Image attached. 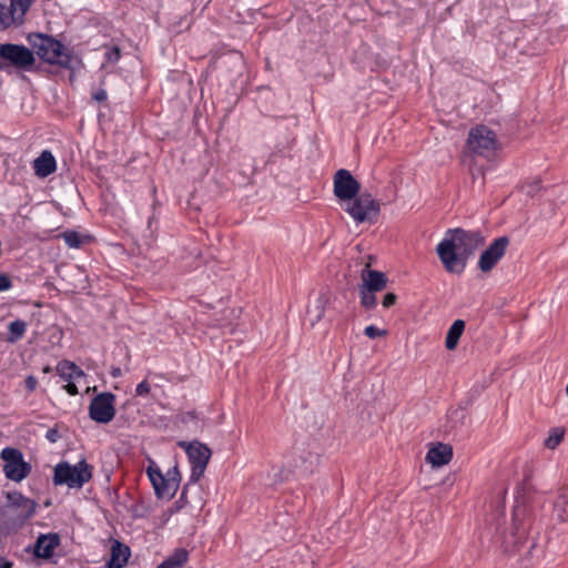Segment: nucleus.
Wrapping results in <instances>:
<instances>
[{"instance_id":"f257e3e1","label":"nucleus","mask_w":568,"mask_h":568,"mask_svg":"<svg viewBox=\"0 0 568 568\" xmlns=\"http://www.w3.org/2000/svg\"><path fill=\"white\" fill-rule=\"evenodd\" d=\"M485 236L478 231L448 230L436 246L444 268L452 274L464 272L467 260L484 245Z\"/></svg>"},{"instance_id":"f03ea898","label":"nucleus","mask_w":568,"mask_h":568,"mask_svg":"<svg viewBox=\"0 0 568 568\" xmlns=\"http://www.w3.org/2000/svg\"><path fill=\"white\" fill-rule=\"evenodd\" d=\"M91 478L92 466L85 460H80L75 465L62 462L54 467L53 483L55 485H65L69 488L79 489Z\"/></svg>"},{"instance_id":"7ed1b4c3","label":"nucleus","mask_w":568,"mask_h":568,"mask_svg":"<svg viewBox=\"0 0 568 568\" xmlns=\"http://www.w3.org/2000/svg\"><path fill=\"white\" fill-rule=\"evenodd\" d=\"M146 474L153 485L155 494L160 498H171L174 496L180 483L178 466H174L171 470L168 471V475L164 476L161 473L159 466L151 462L146 469Z\"/></svg>"},{"instance_id":"20e7f679","label":"nucleus","mask_w":568,"mask_h":568,"mask_svg":"<svg viewBox=\"0 0 568 568\" xmlns=\"http://www.w3.org/2000/svg\"><path fill=\"white\" fill-rule=\"evenodd\" d=\"M342 206L356 223L373 222L379 213V204L371 194H358Z\"/></svg>"},{"instance_id":"39448f33","label":"nucleus","mask_w":568,"mask_h":568,"mask_svg":"<svg viewBox=\"0 0 568 568\" xmlns=\"http://www.w3.org/2000/svg\"><path fill=\"white\" fill-rule=\"evenodd\" d=\"M34 63L33 53L19 44H0V70H7L10 64L27 69Z\"/></svg>"},{"instance_id":"423d86ee","label":"nucleus","mask_w":568,"mask_h":568,"mask_svg":"<svg viewBox=\"0 0 568 568\" xmlns=\"http://www.w3.org/2000/svg\"><path fill=\"white\" fill-rule=\"evenodd\" d=\"M1 458L4 462L3 473L10 480L19 483L29 475L31 466L24 462L20 450L11 447L3 448Z\"/></svg>"},{"instance_id":"0eeeda50","label":"nucleus","mask_w":568,"mask_h":568,"mask_svg":"<svg viewBox=\"0 0 568 568\" xmlns=\"http://www.w3.org/2000/svg\"><path fill=\"white\" fill-rule=\"evenodd\" d=\"M467 144L473 152L479 155H489L500 146L496 134L484 125L476 126L469 131Z\"/></svg>"},{"instance_id":"6e6552de","label":"nucleus","mask_w":568,"mask_h":568,"mask_svg":"<svg viewBox=\"0 0 568 568\" xmlns=\"http://www.w3.org/2000/svg\"><path fill=\"white\" fill-rule=\"evenodd\" d=\"M37 54L44 61L52 64L67 65L69 57L64 51V47L57 40L50 37H38V42L34 43Z\"/></svg>"},{"instance_id":"1a4fd4ad","label":"nucleus","mask_w":568,"mask_h":568,"mask_svg":"<svg viewBox=\"0 0 568 568\" xmlns=\"http://www.w3.org/2000/svg\"><path fill=\"white\" fill-rule=\"evenodd\" d=\"M115 395L109 392L97 395L90 403V418L100 424L110 423L115 416Z\"/></svg>"},{"instance_id":"9d476101","label":"nucleus","mask_w":568,"mask_h":568,"mask_svg":"<svg viewBox=\"0 0 568 568\" xmlns=\"http://www.w3.org/2000/svg\"><path fill=\"white\" fill-rule=\"evenodd\" d=\"M333 191L336 199L343 205L358 195L361 184L354 179L349 171L341 169L333 178Z\"/></svg>"},{"instance_id":"9b49d317","label":"nucleus","mask_w":568,"mask_h":568,"mask_svg":"<svg viewBox=\"0 0 568 568\" xmlns=\"http://www.w3.org/2000/svg\"><path fill=\"white\" fill-rule=\"evenodd\" d=\"M186 453L192 466L190 478L192 481L196 483L204 475L211 457V450L207 446L194 442L186 446Z\"/></svg>"},{"instance_id":"f8f14e48","label":"nucleus","mask_w":568,"mask_h":568,"mask_svg":"<svg viewBox=\"0 0 568 568\" xmlns=\"http://www.w3.org/2000/svg\"><path fill=\"white\" fill-rule=\"evenodd\" d=\"M509 240L505 236L496 239L488 248H486L478 261L480 271L487 273L494 268L498 261L505 255Z\"/></svg>"},{"instance_id":"ddd939ff","label":"nucleus","mask_w":568,"mask_h":568,"mask_svg":"<svg viewBox=\"0 0 568 568\" xmlns=\"http://www.w3.org/2000/svg\"><path fill=\"white\" fill-rule=\"evenodd\" d=\"M57 373L62 378V381L67 382V384L63 386V388L68 392L70 395H77L78 394V387L75 385V382L79 381V378H82L85 376L84 372L78 367L73 362L70 361H61L57 367Z\"/></svg>"},{"instance_id":"4468645a","label":"nucleus","mask_w":568,"mask_h":568,"mask_svg":"<svg viewBox=\"0 0 568 568\" xmlns=\"http://www.w3.org/2000/svg\"><path fill=\"white\" fill-rule=\"evenodd\" d=\"M453 458V448L443 443H436L429 447L426 454V462L434 468L447 465Z\"/></svg>"},{"instance_id":"2eb2a0df","label":"nucleus","mask_w":568,"mask_h":568,"mask_svg":"<svg viewBox=\"0 0 568 568\" xmlns=\"http://www.w3.org/2000/svg\"><path fill=\"white\" fill-rule=\"evenodd\" d=\"M361 287L374 292L384 290L387 284L385 274L379 271L371 270L368 264L365 266V268H363L361 273Z\"/></svg>"},{"instance_id":"dca6fc26","label":"nucleus","mask_w":568,"mask_h":568,"mask_svg":"<svg viewBox=\"0 0 568 568\" xmlns=\"http://www.w3.org/2000/svg\"><path fill=\"white\" fill-rule=\"evenodd\" d=\"M8 498L10 500V504L12 507H14L17 511V517L21 520H26L30 518L34 510H36V504L29 498L23 497L19 493H13L8 495Z\"/></svg>"},{"instance_id":"f3484780","label":"nucleus","mask_w":568,"mask_h":568,"mask_svg":"<svg viewBox=\"0 0 568 568\" xmlns=\"http://www.w3.org/2000/svg\"><path fill=\"white\" fill-rule=\"evenodd\" d=\"M328 300L329 298L325 293H320L313 301L310 302L307 307V317L311 322V325H315L324 317Z\"/></svg>"},{"instance_id":"a211bd4d","label":"nucleus","mask_w":568,"mask_h":568,"mask_svg":"<svg viewBox=\"0 0 568 568\" xmlns=\"http://www.w3.org/2000/svg\"><path fill=\"white\" fill-rule=\"evenodd\" d=\"M59 537L55 534L41 535L34 547V554L41 558H49L53 555L54 549L59 545Z\"/></svg>"},{"instance_id":"6ab92c4d","label":"nucleus","mask_w":568,"mask_h":568,"mask_svg":"<svg viewBox=\"0 0 568 568\" xmlns=\"http://www.w3.org/2000/svg\"><path fill=\"white\" fill-rule=\"evenodd\" d=\"M129 556V547L114 540L111 546V557L108 561V568H122L126 564Z\"/></svg>"},{"instance_id":"aec40b11","label":"nucleus","mask_w":568,"mask_h":568,"mask_svg":"<svg viewBox=\"0 0 568 568\" xmlns=\"http://www.w3.org/2000/svg\"><path fill=\"white\" fill-rule=\"evenodd\" d=\"M33 168L38 176L45 178L54 172L55 160L49 151H43L41 155L34 160Z\"/></svg>"},{"instance_id":"412c9836","label":"nucleus","mask_w":568,"mask_h":568,"mask_svg":"<svg viewBox=\"0 0 568 568\" xmlns=\"http://www.w3.org/2000/svg\"><path fill=\"white\" fill-rule=\"evenodd\" d=\"M465 321L463 320H456L453 322L450 327L447 331L446 339H445V347L448 351H454L459 342V338L462 337L464 331H465Z\"/></svg>"},{"instance_id":"4be33fe9","label":"nucleus","mask_w":568,"mask_h":568,"mask_svg":"<svg viewBox=\"0 0 568 568\" xmlns=\"http://www.w3.org/2000/svg\"><path fill=\"white\" fill-rule=\"evenodd\" d=\"M22 21L13 12V9L0 3V29H7L13 24H19Z\"/></svg>"},{"instance_id":"5701e85b","label":"nucleus","mask_w":568,"mask_h":568,"mask_svg":"<svg viewBox=\"0 0 568 568\" xmlns=\"http://www.w3.org/2000/svg\"><path fill=\"white\" fill-rule=\"evenodd\" d=\"M187 560V551L178 549L172 556L164 560L158 568H182Z\"/></svg>"},{"instance_id":"b1692460","label":"nucleus","mask_w":568,"mask_h":568,"mask_svg":"<svg viewBox=\"0 0 568 568\" xmlns=\"http://www.w3.org/2000/svg\"><path fill=\"white\" fill-rule=\"evenodd\" d=\"M565 436V428L562 427H554L549 430L548 436L544 442V446L548 449H556L560 443L562 442Z\"/></svg>"},{"instance_id":"393cba45","label":"nucleus","mask_w":568,"mask_h":568,"mask_svg":"<svg viewBox=\"0 0 568 568\" xmlns=\"http://www.w3.org/2000/svg\"><path fill=\"white\" fill-rule=\"evenodd\" d=\"M26 328H27V324L23 321L17 320V321L11 322L9 325V333H10L9 341L16 342V341L20 339L23 336Z\"/></svg>"},{"instance_id":"a878e982","label":"nucleus","mask_w":568,"mask_h":568,"mask_svg":"<svg viewBox=\"0 0 568 568\" xmlns=\"http://www.w3.org/2000/svg\"><path fill=\"white\" fill-rule=\"evenodd\" d=\"M34 0H11V8L13 12L23 21V17L26 12L29 10L30 6Z\"/></svg>"},{"instance_id":"bb28decb","label":"nucleus","mask_w":568,"mask_h":568,"mask_svg":"<svg viewBox=\"0 0 568 568\" xmlns=\"http://www.w3.org/2000/svg\"><path fill=\"white\" fill-rule=\"evenodd\" d=\"M374 291H369L359 286L361 304L366 308H373L376 305V296Z\"/></svg>"},{"instance_id":"cd10ccee","label":"nucleus","mask_w":568,"mask_h":568,"mask_svg":"<svg viewBox=\"0 0 568 568\" xmlns=\"http://www.w3.org/2000/svg\"><path fill=\"white\" fill-rule=\"evenodd\" d=\"M64 242L72 248H78L83 242V237L77 232H65L62 234Z\"/></svg>"},{"instance_id":"c85d7f7f","label":"nucleus","mask_w":568,"mask_h":568,"mask_svg":"<svg viewBox=\"0 0 568 568\" xmlns=\"http://www.w3.org/2000/svg\"><path fill=\"white\" fill-rule=\"evenodd\" d=\"M364 332H365V335L368 336L369 338H376V337H382V336L386 335V331L379 329V328L375 327L374 325L367 326Z\"/></svg>"},{"instance_id":"c756f323","label":"nucleus","mask_w":568,"mask_h":568,"mask_svg":"<svg viewBox=\"0 0 568 568\" xmlns=\"http://www.w3.org/2000/svg\"><path fill=\"white\" fill-rule=\"evenodd\" d=\"M150 392L151 385L146 381L141 382L135 388V395L141 397L148 396Z\"/></svg>"},{"instance_id":"7c9ffc66","label":"nucleus","mask_w":568,"mask_h":568,"mask_svg":"<svg viewBox=\"0 0 568 568\" xmlns=\"http://www.w3.org/2000/svg\"><path fill=\"white\" fill-rule=\"evenodd\" d=\"M396 295L394 293H387L383 298V306L390 307L396 303Z\"/></svg>"},{"instance_id":"2f4dec72","label":"nucleus","mask_w":568,"mask_h":568,"mask_svg":"<svg viewBox=\"0 0 568 568\" xmlns=\"http://www.w3.org/2000/svg\"><path fill=\"white\" fill-rule=\"evenodd\" d=\"M45 438L51 443H55L60 438L59 432L55 428H51L47 432Z\"/></svg>"},{"instance_id":"473e14b6","label":"nucleus","mask_w":568,"mask_h":568,"mask_svg":"<svg viewBox=\"0 0 568 568\" xmlns=\"http://www.w3.org/2000/svg\"><path fill=\"white\" fill-rule=\"evenodd\" d=\"M10 286H11L10 280L4 275H0V291L1 292L7 291L10 288Z\"/></svg>"},{"instance_id":"72a5a7b5","label":"nucleus","mask_w":568,"mask_h":568,"mask_svg":"<svg viewBox=\"0 0 568 568\" xmlns=\"http://www.w3.org/2000/svg\"><path fill=\"white\" fill-rule=\"evenodd\" d=\"M26 387L31 392L34 390L37 387V379L33 376H28L26 379Z\"/></svg>"},{"instance_id":"f704fd0d","label":"nucleus","mask_w":568,"mask_h":568,"mask_svg":"<svg viewBox=\"0 0 568 568\" xmlns=\"http://www.w3.org/2000/svg\"><path fill=\"white\" fill-rule=\"evenodd\" d=\"M93 99L98 102L104 101L106 99V92L105 90H98L93 93Z\"/></svg>"},{"instance_id":"c9c22d12","label":"nucleus","mask_w":568,"mask_h":568,"mask_svg":"<svg viewBox=\"0 0 568 568\" xmlns=\"http://www.w3.org/2000/svg\"><path fill=\"white\" fill-rule=\"evenodd\" d=\"M120 57L119 49L114 48L111 52L108 53V59L110 61H116Z\"/></svg>"},{"instance_id":"e433bc0d","label":"nucleus","mask_w":568,"mask_h":568,"mask_svg":"<svg viewBox=\"0 0 568 568\" xmlns=\"http://www.w3.org/2000/svg\"><path fill=\"white\" fill-rule=\"evenodd\" d=\"M567 504H568V497L565 494H562V495L559 496L558 503L556 504L555 507L557 508L559 506H565Z\"/></svg>"},{"instance_id":"4c0bfd02","label":"nucleus","mask_w":568,"mask_h":568,"mask_svg":"<svg viewBox=\"0 0 568 568\" xmlns=\"http://www.w3.org/2000/svg\"><path fill=\"white\" fill-rule=\"evenodd\" d=\"M111 375H112L113 377H115V378H116V377H120V376L122 375V371H121V368H120V367H112V369H111Z\"/></svg>"},{"instance_id":"58836bf2","label":"nucleus","mask_w":568,"mask_h":568,"mask_svg":"<svg viewBox=\"0 0 568 568\" xmlns=\"http://www.w3.org/2000/svg\"><path fill=\"white\" fill-rule=\"evenodd\" d=\"M526 530L524 527H519L517 524H516V534L518 535V538H521L524 535H525Z\"/></svg>"},{"instance_id":"ea45409f","label":"nucleus","mask_w":568,"mask_h":568,"mask_svg":"<svg viewBox=\"0 0 568 568\" xmlns=\"http://www.w3.org/2000/svg\"><path fill=\"white\" fill-rule=\"evenodd\" d=\"M523 514H524V510H523V509L517 508V509L515 510V521H516V523L518 521L519 516H520V515H523Z\"/></svg>"},{"instance_id":"a19ab883","label":"nucleus","mask_w":568,"mask_h":568,"mask_svg":"<svg viewBox=\"0 0 568 568\" xmlns=\"http://www.w3.org/2000/svg\"><path fill=\"white\" fill-rule=\"evenodd\" d=\"M0 568H11V564L8 561L1 562Z\"/></svg>"},{"instance_id":"79ce46f5","label":"nucleus","mask_w":568,"mask_h":568,"mask_svg":"<svg viewBox=\"0 0 568 568\" xmlns=\"http://www.w3.org/2000/svg\"><path fill=\"white\" fill-rule=\"evenodd\" d=\"M95 389H97V387H92V388H91V387H88V388H87V390H88V392H90V390H93V392H94Z\"/></svg>"},{"instance_id":"37998d69","label":"nucleus","mask_w":568,"mask_h":568,"mask_svg":"<svg viewBox=\"0 0 568 568\" xmlns=\"http://www.w3.org/2000/svg\"><path fill=\"white\" fill-rule=\"evenodd\" d=\"M43 372H44V373L50 372V367H44Z\"/></svg>"},{"instance_id":"c03bdc74","label":"nucleus","mask_w":568,"mask_h":568,"mask_svg":"<svg viewBox=\"0 0 568 568\" xmlns=\"http://www.w3.org/2000/svg\"><path fill=\"white\" fill-rule=\"evenodd\" d=\"M566 393H567V395H568V383H567V386H566Z\"/></svg>"}]
</instances>
